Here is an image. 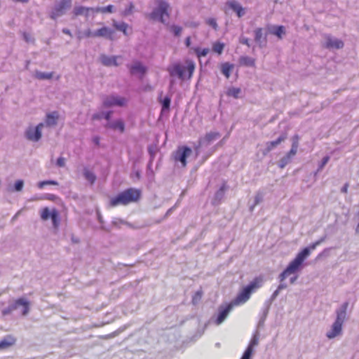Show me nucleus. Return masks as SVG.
I'll use <instances>...</instances> for the list:
<instances>
[{"instance_id": "c85d7f7f", "label": "nucleus", "mask_w": 359, "mask_h": 359, "mask_svg": "<svg viewBox=\"0 0 359 359\" xmlns=\"http://www.w3.org/2000/svg\"><path fill=\"white\" fill-rule=\"evenodd\" d=\"M86 10H91L92 12H94L93 7H86L84 6H75L72 10V14L74 17H77L79 15H83L84 12Z\"/></svg>"}, {"instance_id": "774afa93", "label": "nucleus", "mask_w": 359, "mask_h": 359, "mask_svg": "<svg viewBox=\"0 0 359 359\" xmlns=\"http://www.w3.org/2000/svg\"><path fill=\"white\" fill-rule=\"evenodd\" d=\"M287 287V284L283 283V282H280V283L279 284V285L278 286V290H280V291L282 290H284Z\"/></svg>"}, {"instance_id": "f3484780", "label": "nucleus", "mask_w": 359, "mask_h": 359, "mask_svg": "<svg viewBox=\"0 0 359 359\" xmlns=\"http://www.w3.org/2000/svg\"><path fill=\"white\" fill-rule=\"evenodd\" d=\"M226 5L236 13L238 18H242L245 14V8L236 0L227 1Z\"/></svg>"}, {"instance_id": "9b49d317", "label": "nucleus", "mask_w": 359, "mask_h": 359, "mask_svg": "<svg viewBox=\"0 0 359 359\" xmlns=\"http://www.w3.org/2000/svg\"><path fill=\"white\" fill-rule=\"evenodd\" d=\"M191 153V149L187 146L178 147L173 153V158L175 161L180 162L182 167H185L187 165V158Z\"/></svg>"}, {"instance_id": "79ce46f5", "label": "nucleus", "mask_w": 359, "mask_h": 359, "mask_svg": "<svg viewBox=\"0 0 359 359\" xmlns=\"http://www.w3.org/2000/svg\"><path fill=\"white\" fill-rule=\"evenodd\" d=\"M292 161V158L287 154L283 156L278 162V165L280 168H284Z\"/></svg>"}, {"instance_id": "603ef678", "label": "nucleus", "mask_w": 359, "mask_h": 359, "mask_svg": "<svg viewBox=\"0 0 359 359\" xmlns=\"http://www.w3.org/2000/svg\"><path fill=\"white\" fill-rule=\"evenodd\" d=\"M280 290L277 289L273 292L271 297L266 300L264 303H269V305L271 306L272 302L277 298V297L279 295Z\"/></svg>"}, {"instance_id": "09e8293b", "label": "nucleus", "mask_w": 359, "mask_h": 359, "mask_svg": "<svg viewBox=\"0 0 359 359\" xmlns=\"http://www.w3.org/2000/svg\"><path fill=\"white\" fill-rule=\"evenodd\" d=\"M205 23L211 27L215 30H217L218 28V25L217 20L215 18H208L205 20Z\"/></svg>"}, {"instance_id": "0e129e2a", "label": "nucleus", "mask_w": 359, "mask_h": 359, "mask_svg": "<svg viewBox=\"0 0 359 359\" xmlns=\"http://www.w3.org/2000/svg\"><path fill=\"white\" fill-rule=\"evenodd\" d=\"M297 149L291 147L290 150L287 153V154L292 158L293 156L297 154Z\"/></svg>"}, {"instance_id": "cd10ccee", "label": "nucleus", "mask_w": 359, "mask_h": 359, "mask_svg": "<svg viewBox=\"0 0 359 359\" xmlns=\"http://www.w3.org/2000/svg\"><path fill=\"white\" fill-rule=\"evenodd\" d=\"M265 193L262 190H259L256 192L254 203L250 206V211L252 212L255 207L263 201Z\"/></svg>"}, {"instance_id": "864d4df0", "label": "nucleus", "mask_w": 359, "mask_h": 359, "mask_svg": "<svg viewBox=\"0 0 359 359\" xmlns=\"http://www.w3.org/2000/svg\"><path fill=\"white\" fill-rule=\"evenodd\" d=\"M202 291L201 290H198L197 291L194 295L193 296V298H192V303L194 304H197L199 301L201 300V297H202Z\"/></svg>"}, {"instance_id": "39448f33", "label": "nucleus", "mask_w": 359, "mask_h": 359, "mask_svg": "<svg viewBox=\"0 0 359 359\" xmlns=\"http://www.w3.org/2000/svg\"><path fill=\"white\" fill-rule=\"evenodd\" d=\"M156 6L148 14V18L165 24V17L170 16V4L165 0H156Z\"/></svg>"}, {"instance_id": "f03ea898", "label": "nucleus", "mask_w": 359, "mask_h": 359, "mask_svg": "<svg viewBox=\"0 0 359 359\" xmlns=\"http://www.w3.org/2000/svg\"><path fill=\"white\" fill-rule=\"evenodd\" d=\"M264 279L262 276L255 278L248 285L245 286L231 303L235 306L245 304L250 297L252 293L260 288L263 285Z\"/></svg>"}, {"instance_id": "4be33fe9", "label": "nucleus", "mask_w": 359, "mask_h": 359, "mask_svg": "<svg viewBox=\"0 0 359 359\" xmlns=\"http://www.w3.org/2000/svg\"><path fill=\"white\" fill-rule=\"evenodd\" d=\"M269 309H270V306L269 305V303H264V306L261 311L260 318H259V322L257 323V328H260L264 326V322L266 320V318L269 311Z\"/></svg>"}, {"instance_id": "20e7f679", "label": "nucleus", "mask_w": 359, "mask_h": 359, "mask_svg": "<svg viewBox=\"0 0 359 359\" xmlns=\"http://www.w3.org/2000/svg\"><path fill=\"white\" fill-rule=\"evenodd\" d=\"M196 64L193 60H187L186 65L177 62L172 65L168 72L171 76H177L181 80L190 79L194 72Z\"/></svg>"}, {"instance_id": "ddd939ff", "label": "nucleus", "mask_w": 359, "mask_h": 359, "mask_svg": "<svg viewBox=\"0 0 359 359\" xmlns=\"http://www.w3.org/2000/svg\"><path fill=\"white\" fill-rule=\"evenodd\" d=\"M325 42L323 47L328 50H339L344 48V42L338 38L332 36L330 34H325Z\"/></svg>"}, {"instance_id": "f8f14e48", "label": "nucleus", "mask_w": 359, "mask_h": 359, "mask_svg": "<svg viewBox=\"0 0 359 359\" xmlns=\"http://www.w3.org/2000/svg\"><path fill=\"white\" fill-rule=\"evenodd\" d=\"M43 126V123H40L35 127L29 126L25 132V137L29 141L38 142L41 137V129Z\"/></svg>"}, {"instance_id": "7ed1b4c3", "label": "nucleus", "mask_w": 359, "mask_h": 359, "mask_svg": "<svg viewBox=\"0 0 359 359\" xmlns=\"http://www.w3.org/2000/svg\"><path fill=\"white\" fill-rule=\"evenodd\" d=\"M348 304V302H345L335 310L336 319L331 330L326 333L328 339H333L341 334L342 325L347 318L346 311Z\"/></svg>"}, {"instance_id": "ea45409f", "label": "nucleus", "mask_w": 359, "mask_h": 359, "mask_svg": "<svg viewBox=\"0 0 359 359\" xmlns=\"http://www.w3.org/2000/svg\"><path fill=\"white\" fill-rule=\"evenodd\" d=\"M148 153L149 154V166L151 165L153 163V161L155 158L156 153L158 152V149L155 145H149L147 148Z\"/></svg>"}, {"instance_id": "dca6fc26", "label": "nucleus", "mask_w": 359, "mask_h": 359, "mask_svg": "<svg viewBox=\"0 0 359 359\" xmlns=\"http://www.w3.org/2000/svg\"><path fill=\"white\" fill-rule=\"evenodd\" d=\"M12 309L15 311L22 307V315L27 316L29 311V302L25 298H19L12 302H10Z\"/></svg>"}, {"instance_id": "c756f323", "label": "nucleus", "mask_w": 359, "mask_h": 359, "mask_svg": "<svg viewBox=\"0 0 359 359\" xmlns=\"http://www.w3.org/2000/svg\"><path fill=\"white\" fill-rule=\"evenodd\" d=\"M191 50L194 52L198 59L205 57L210 51L208 48H201L199 46L191 47Z\"/></svg>"}, {"instance_id": "7c9ffc66", "label": "nucleus", "mask_w": 359, "mask_h": 359, "mask_svg": "<svg viewBox=\"0 0 359 359\" xmlns=\"http://www.w3.org/2000/svg\"><path fill=\"white\" fill-rule=\"evenodd\" d=\"M171 99L169 96L165 95L161 99V112H168L170 109Z\"/></svg>"}, {"instance_id": "412c9836", "label": "nucleus", "mask_w": 359, "mask_h": 359, "mask_svg": "<svg viewBox=\"0 0 359 359\" xmlns=\"http://www.w3.org/2000/svg\"><path fill=\"white\" fill-rule=\"evenodd\" d=\"M113 34L114 31L107 26H104L94 31V35L96 36V37H104L110 39H112Z\"/></svg>"}, {"instance_id": "58836bf2", "label": "nucleus", "mask_w": 359, "mask_h": 359, "mask_svg": "<svg viewBox=\"0 0 359 359\" xmlns=\"http://www.w3.org/2000/svg\"><path fill=\"white\" fill-rule=\"evenodd\" d=\"M259 340V332L258 329L255 330V332L253 334V336L247 348H250L251 350H253V347L258 345Z\"/></svg>"}, {"instance_id": "1a4fd4ad", "label": "nucleus", "mask_w": 359, "mask_h": 359, "mask_svg": "<svg viewBox=\"0 0 359 359\" xmlns=\"http://www.w3.org/2000/svg\"><path fill=\"white\" fill-rule=\"evenodd\" d=\"M128 100L124 97L117 95H107L102 99V105L105 108H111L114 107H124Z\"/></svg>"}, {"instance_id": "4d7b16f0", "label": "nucleus", "mask_w": 359, "mask_h": 359, "mask_svg": "<svg viewBox=\"0 0 359 359\" xmlns=\"http://www.w3.org/2000/svg\"><path fill=\"white\" fill-rule=\"evenodd\" d=\"M13 311H14V310L12 309V306H11V304L9 303V304L7 307L4 308L1 310V313L4 316H6L11 314Z\"/></svg>"}, {"instance_id": "f257e3e1", "label": "nucleus", "mask_w": 359, "mask_h": 359, "mask_svg": "<svg viewBox=\"0 0 359 359\" xmlns=\"http://www.w3.org/2000/svg\"><path fill=\"white\" fill-rule=\"evenodd\" d=\"M141 198V191L135 188H128L110 198L109 205L111 207L127 205L137 202Z\"/></svg>"}, {"instance_id": "bf43d9fd", "label": "nucleus", "mask_w": 359, "mask_h": 359, "mask_svg": "<svg viewBox=\"0 0 359 359\" xmlns=\"http://www.w3.org/2000/svg\"><path fill=\"white\" fill-rule=\"evenodd\" d=\"M56 165L59 168H63L65 165V158L60 156L56 161Z\"/></svg>"}, {"instance_id": "a18cd8bd", "label": "nucleus", "mask_w": 359, "mask_h": 359, "mask_svg": "<svg viewBox=\"0 0 359 359\" xmlns=\"http://www.w3.org/2000/svg\"><path fill=\"white\" fill-rule=\"evenodd\" d=\"M241 93V89L240 88L231 87L228 89L227 95L234 98H238Z\"/></svg>"}, {"instance_id": "6e6d98bb", "label": "nucleus", "mask_w": 359, "mask_h": 359, "mask_svg": "<svg viewBox=\"0 0 359 359\" xmlns=\"http://www.w3.org/2000/svg\"><path fill=\"white\" fill-rule=\"evenodd\" d=\"M23 185H24L23 180H17L15 182V184H14V189H15V191H20L22 189V188H23Z\"/></svg>"}, {"instance_id": "9d476101", "label": "nucleus", "mask_w": 359, "mask_h": 359, "mask_svg": "<svg viewBox=\"0 0 359 359\" xmlns=\"http://www.w3.org/2000/svg\"><path fill=\"white\" fill-rule=\"evenodd\" d=\"M221 137L220 133L217 131H210L204 136L199 137L198 144L196 147L195 150L198 153V150L201 147H208L218 140Z\"/></svg>"}, {"instance_id": "a878e982", "label": "nucleus", "mask_w": 359, "mask_h": 359, "mask_svg": "<svg viewBox=\"0 0 359 359\" xmlns=\"http://www.w3.org/2000/svg\"><path fill=\"white\" fill-rule=\"evenodd\" d=\"M15 339L11 335H7L0 341V349L10 347L15 343Z\"/></svg>"}, {"instance_id": "0eeeda50", "label": "nucleus", "mask_w": 359, "mask_h": 359, "mask_svg": "<svg viewBox=\"0 0 359 359\" xmlns=\"http://www.w3.org/2000/svg\"><path fill=\"white\" fill-rule=\"evenodd\" d=\"M72 6V0H60L55 1L54 6L48 13V17L56 20L58 18L64 15L67 11L71 8Z\"/></svg>"}, {"instance_id": "6ab92c4d", "label": "nucleus", "mask_w": 359, "mask_h": 359, "mask_svg": "<svg viewBox=\"0 0 359 359\" xmlns=\"http://www.w3.org/2000/svg\"><path fill=\"white\" fill-rule=\"evenodd\" d=\"M270 34L277 36L279 39H282L283 36L286 34V29L284 25H272L269 28Z\"/></svg>"}, {"instance_id": "a211bd4d", "label": "nucleus", "mask_w": 359, "mask_h": 359, "mask_svg": "<svg viewBox=\"0 0 359 359\" xmlns=\"http://www.w3.org/2000/svg\"><path fill=\"white\" fill-rule=\"evenodd\" d=\"M254 40L260 48L266 46L267 43V34L263 36V28L257 27L254 30Z\"/></svg>"}, {"instance_id": "680f3d73", "label": "nucleus", "mask_w": 359, "mask_h": 359, "mask_svg": "<svg viewBox=\"0 0 359 359\" xmlns=\"http://www.w3.org/2000/svg\"><path fill=\"white\" fill-rule=\"evenodd\" d=\"M84 36L87 38L96 37V36L94 35V32H92L90 29H88L84 32Z\"/></svg>"}, {"instance_id": "338daca9", "label": "nucleus", "mask_w": 359, "mask_h": 359, "mask_svg": "<svg viewBox=\"0 0 359 359\" xmlns=\"http://www.w3.org/2000/svg\"><path fill=\"white\" fill-rule=\"evenodd\" d=\"M100 137L99 136H94L93 137V142L95 144V145H99L100 144Z\"/></svg>"}, {"instance_id": "5fc2aeb1", "label": "nucleus", "mask_w": 359, "mask_h": 359, "mask_svg": "<svg viewBox=\"0 0 359 359\" xmlns=\"http://www.w3.org/2000/svg\"><path fill=\"white\" fill-rule=\"evenodd\" d=\"M253 350H251L250 348H246L244 353H243V355L241 356V359H251V357L252 355Z\"/></svg>"}, {"instance_id": "5701e85b", "label": "nucleus", "mask_w": 359, "mask_h": 359, "mask_svg": "<svg viewBox=\"0 0 359 359\" xmlns=\"http://www.w3.org/2000/svg\"><path fill=\"white\" fill-rule=\"evenodd\" d=\"M238 63L241 66L248 67H255V60L248 55H241L238 59Z\"/></svg>"}, {"instance_id": "423d86ee", "label": "nucleus", "mask_w": 359, "mask_h": 359, "mask_svg": "<svg viewBox=\"0 0 359 359\" xmlns=\"http://www.w3.org/2000/svg\"><path fill=\"white\" fill-rule=\"evenodd\" d=\"M305 254L306 252H303L299 256H296L295 258L290 262L284 271L278 276L280 282H283L289 275L294 273L302 269Z\"/></svg>"}, {"instance_id": "052dcab7", "label": "nucleus", "mask_w": 359, "mask_h": 359, "mask_svg": "<svg viewBox=\"0 0 359 359\" xmlns=\"http://www.w3.org/2000/svg\"><path fill=\"white\" fill-rule=\"evenodd\" d=\"M298 147H299V137H298V135H294L292 138V147L298 149Z\"/></svg>"}, {"instance_id": "6e6552de", "label": "nucleus", "mask_w": 359, "mask_h": 359, "mask_svg": "<svg viewBox=\"0 0 359 359\" xmlns=\"http://www.w3.org/2000/svg\"><path fill=\"white\" fill-rule=\"evenodd\" d=\"M111 114H94L93 116V120H97L100 118H104L107 121L105 127L110 128L113 130H118L120 133H123L125 130V124L123 120L116 119L111 121Z\"/></svg>"}, {"instance_id": "3c124183", "label": "nucleus", "mask_w": 359, "mask_h": 359, "mask_svg": "<svg viewBox=\"0 0 359 359\" xmlns=\"http://www.w3.org/2000/svg\"><path fill=\"white\" fill-rule=\"evenodd\" d=\"M58 182L55 180H45L38 183V187L42 189L45 185H57Z\"/></svg>"}, {"instance_id": "473e14b6", "label": "nucleus", "mask_w": 359, "mask_h": 359, "mask_svg": "<svg viewBox=\"0 0 359 359\" xmlns=\"http://www.w3.org/2000/svg\"><path fill=\"white\" fill-rule=\"evenodd\" d=\"M85 179L89 182L91 184H94L96 180V175L87 168H83V172Z\"/></svg>"}, {"instance_id": "8fccbe9b", "label": "nucleus", "mask_w": 359, "mask_h": 359, "mask_svg": "<svg viewBox=\"0 0 359 359\" xmlns=\"http://www.w3.org/2000/svg\"><path fill=\"white\" fill-rule=\"evenodd\" d=\"M330 156H325L323 158V159L321 160V161L318 164V168L317 169V172H320L323 168L325 167V165L328 163V161H330Z\"/></svg>"}, {"instance_id": "72a5a7b5", "label": "nucleus", "mask_w": 359, "mask_h": 359, "mask_svg": "<svg viewBox=\"0 0 359 359\" xmlns=\"http://www.w3.org/2000/svg\"><path fill=\"white\" fill-rule=\"evenodd\" d=\"M53 76V72H43L36 71L35 77L39 80H50Z\"/></svg>"}, {"instance_id": "e433bc0d", "label": "nucleus", "mask_w": 359, "mask_h": 359, "mask_svg": "<svg viewBox=\"0 0 359 359\" xmlns=\"http://www.w3.org/2000/svg\"><path fill=\"white\" fill-rule=\"evenodd\" d=\"M113 26L116 30L123 32V34L124 35H126V36L128 35L127 30L128 28V25L126 22H114L113 24Z\"/></svg>"}, {"instance_id": "a19ab883", "label": "nucleus", "mask_w": 359, "mask_h": 359, "mask_svg": "<svg viewBox=\"0 0 359 359\" xmlns=\"http://www.w3.org/2000/svg\"><path fill=\"white\" fill-rule=\"evenodd\" d=\"M50 219L52 220L53 227L57 229L60 224V216L57 210L55 208L52 210V217Z\"/></svg>"}, {"instance_id": "37998d69", "label": "nucleus", "mask_w": 359, "mask_h": 359, "mask_svg": "<svg viewBox=\"0 0 359 359\" xmlns=\"http://www.w3.org/2000/svg\"><path fill=\"white\" fill-rule=\"evenodd\" d=\"M134 8V4L130 1L128 5L121 11V15L123 17H127L133 13Z\"/></svg>"}, {"instance_id": "393cba45", "label": "nucleus", "mask_w": 359, "mask_h": 359, "mask_svg": "<svg viewBox=\"0 0 359 359\" xmlns=\"http://www.w3.org/2000/svg\"><path fill=\"white\" fill-rule=\"evenodd\" d=\"M234 68V65L230 62H226L221 65V73L226 78L229 79L231 74Z\"/></svg>"}, {"instance_id": "13d9d810", "label": "nucleus", "mask_w": 359, "mask_h": 359, "mask_svg": "<svg viewBox=\"0 0 359 359\" xmlns=\"http://www.w3.org/2000/svg\"><path fill=\"white\" fill-rule=\"evenodd\" d=\"M239 43L243 45L247 46L248 47H250L251 44L250 43V39L243 35L240 36L239 37Z\"/></svg>"}, {"instance_id": "49530a36", "label": "nucleus", "mask_w": 359, "mask_h": 359, "mask_svg": "<svg viewBox=\"0 0 359 359\" xmlns=\"http://www.w3.org/2000/svg\"><path fill=\"white\" fill-rule=\"evenodd\" d=\"M52 217V211L50 212L49 208L46 207L43 208L41 213V217L43 220H48Z\"/></svg>"}, {"instance_id": "e2e57ef3", "label": "nucleus", "mask_w": 359, "mask_h": 359, "mask_svg": "<svg viewBox=\"0 0 359 359\" xmlns=\"http://www.w3.org/2000/svg\"><path fill=\"white\" fill-rule=\"evenodd\" d=\"M184 45L187 48H191V38L190 36H188L185 38L184 39Z\"/></svg>"}, {"instance_id": "69168bd1", "label": "nucleus", "mask_w": 359, "mask_h": 359, "mask_svg": "<svg viewBox=\"0 0 359 359\" xmlns=\"http://www.w3.org/2000/svg\"><path fill=\"white\" fill-rule=\"evenodd\" d=\"M62 32L65 34L69 35V36L72 37V32L68 28H62Z\"/></svg>"}, {"instance_id": "2f4dec72", "label": "nucleus", "mask_w": 359, "mask_h": 359, "mask_svg": "<svg viewBox=\"0 0 359 359\" xmlns=\"http://www.w3.org/2000/svg\"><path fill=\"white\" fill-rule=\"evenodd\" d=\"M115 11V7L112 4H109L106 6L103 7H96L94 8V12L95 13H112Z\"/></svg>"}, {"instance_id": "aec40b11", "label": "nucleus", "mask_w": 359, "mask_h": 359, "mask_svg": "<svg viewBox=\"0 0 359 359\" xmlns=\"http://www.w3.org/2000/svg\"><path fill=\"white\" fill-rule=\"evenodd\" d=\"M227 189L228 187L226 184L224 182L220 187V188L215 192L214 198L212 199V204L214 205H217L221 203L222 200L224 197L225 191Z\"/></svg>"}, {"instance_id": "bb28decb", "label": "nucleus", "mask_w": 359, "mask_h": 359, "mask_svg": "<svg viewBox=\"0 0 359 359\" xmlns=\"http://www.w3.org/2000/svg\"><path fill=\"white\" fill-rule=\"evenodd\" d=\"M102 63L107 67L109 66H114L117 67L118 66V63L117 62V57L116 56H107L103 55L102 57Z\"/></svg>"}, {"instance_id": "c03bdc74", "label": "nucleus", "mask_w": 359, "mask_h": 359, "mask_svg": "<svg viewBox=\"0 0 359 359\" xmlns=\"http://www.w3.org/2000/svg\"><path fill=\"white\" fill-rule=\"evenodd\" d=\"M170 32L174 36L178 37L181 35L182 32V27L177 25H172L170 27Z\"/></svg>"}, {"instance_id": "4c0bfd02", "label": "nucleus", "mask_w": 359, "mask_h": 359, "mask_svg": "<svg viewBox=\"0 0 359 359\" xmlns=\"http://www.w3.org/2000/svg\"><path fill=\"white\" fill-rule=\"evenodd\" d=\"M224 47H225L224 43L219 41H217L215 43H213L212 48V50L215 53H217L218 55H221L224 51Z\"/></svg>"}, {"instance_id": "b1692460", "label": "nucleus", "mask_w": 359, "mask_h": 359, "mask_svg": "<svg viewBox=\"0 0 359 359\" xmlns=\"http://www.w3.org/2000/svg\"><path fill=\"white\" fill-rule=\"evenodd\" d=\"M287 138L285 133H282L276 140L270 141L266 143V149L267 151L273 150L279 144L284 141Z\"/></svg>"}, {"instance_id": "de8ad7c7", "label": "nucleus", "mask_w": 359, "mask_h": 359, "mask_svg": "<svg viewBox=\"0 0 359 359\" xmlns=\"http://www.w3.org/2000/svg\"><path fill=\"white\" fill-rule=\"evenodd\" d=\"M22 37L23 40L26 43H34L35 42V39L28 32H22Z\"/></svg>"}, {"instance_id": "2eb2a0df", "label": "nucleus", "mask_w": 359, "mask_h": 359, "mask_svg": "<svg viewBox=\"0 0 359 359\" xmlns=\"http://www.w3.org/2000/svg\"><path fill=\"white\" fill-rule=\"evenodd\" d=\"M233 306H234L231 302L227 304L220 305L218 308V314L215 321V324L219 325L222 323Z\"/></svg>"}, {"instance_id": "c9c22d12", "label": "nucleus", "mask_w": 359, "mask_h": 359, "mask_svg": "<svg viewBox=\"0 0 359 359\" xmlns=\"http://www.w3.org/2000/svg\"><path fill=\"white\" fill-rule=\"evenodd\" d=\"M58 119V114H47L46 124L48 126H53L56 125Z\"/></svg>"}, {"instance_id": "f704fd0d", "label": "nucleus", "mask_w": 359, "mask_h": 359, "mask_svg": "<svg viewBox=\"0 0 359 359\" xmlns=\"http://www.w3.org/2000/svg\"><path fill=\"white\" fill-rule=\"evenodd\" d=\"M318 245V243L314 242L312 244H311L309 247L304 248L303 250H302L296 256H299L300 254L303 252H306L305 257L303 259V262L310 255L311 250H315L316 248Z\"/></svg>"}, {"instance_id": "4468645a", "label": "nucleus", "mask_w": 359, "mask_h": 359, "mask_svg": "<svg viewBox=\"0 0 359 359\" xmlns=\"http://www.w3.org/2000/svg\"><path fill=\"white\" fill-rule=\"evenodd\" d=\"M131 75H137L140 78H143L147 72V67L142 62L137 60L128 66Z\"/></svg>"}]
</instances>
